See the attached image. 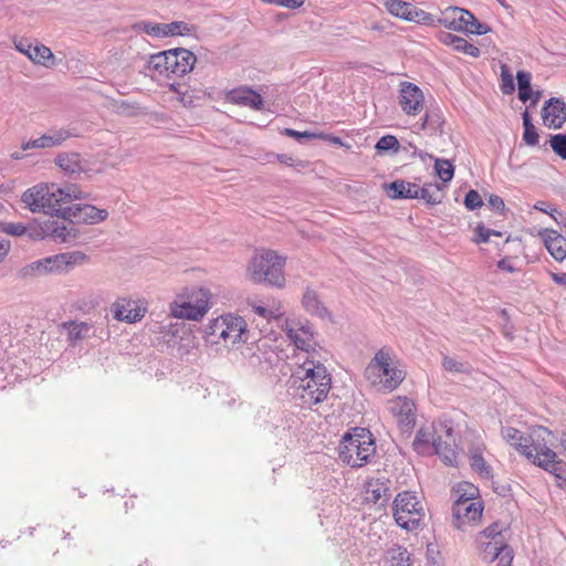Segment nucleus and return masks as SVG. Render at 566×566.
Segmentation results:
<instances>
[{
    "label": "nucleus",
    "mask_w": 566,
    "mask_h": 566,
    "mask_svg": "<svg viewBox=\"0 0 566 566\" xmlns=\"http://www.w3.org/2000/svg\"><path fill=\"white\" fill-rule=\"evenodd\" d=\"M440 436V424L420 428L412 442L413 449L421 454L429 453L433 448V440Z\"/></svg>",
    "instance_id": "27"
},
{
    "label": "nucleus",
    "mask_w": 566,
    "mask_h": 566,
    "mask_svg": "<svg viewBox=\"0 0 566 566\" xmlns=\"http://www.w3.org/2000/svg\"><path fill=\"white\" fill-rule=\"evenodd\" d=\"M434 170L443 182L451 181L454 176V167L448 159H436Z\"/></svg>",
    "instance_id": "40"
},
{
    "label": "nucleus",
    "mask_w": 566,
    "mask_h": 566,
    "mask_svg": "<svg viewBox=\"0 0 566 566\" xmlns=\"http://www.w3.org/2000/svg\"><path fill=\"white\" fill-rule=\"evenodd\" d=\"M552 279L556 284L566 286V272L553 273Z\"/></svg>",
    "instance_id": "59"
},
{
    "label": "nucleus",
    "mask_w": 566,
    "mask_h": 566,
    "mask_svg": "<svg viewBox=\"0 0 566 566\" xmlns=\"http://www.w3.org/2000/svg\"><path fill=\"white\" fill-rule=\"evenodd\" d=\"M226 99L229 103L247 106L255 111H260L264 106L263 97L250 87L242 86L233 88L226 94Z\"/></svg>",
    "instance_id": "19"
},
{
    "label": "nucleus",
    "mask_w": 566,
    "mask_h": 566,
    "mask_svg": "<svg viewBox=\"0 0 566 566\" xmlns=\"http://www.w3.org/2000/svg\"><path fill=\"white\" fill-rule=\"evenodd\" d=\"M332 377L319 361L306 358L291 375L289 390L302 405L313 406L324 401L331 390Z\"/></svg>",
    "instance_id": "1"
},
{
    "label": "nucleus",
    "mask_w": 566,
    "mask_h": 566,
    "mask_svg": "<svg viewBox=\"0 0 566 566\" xmlns=\"http://www.w3.org/2000/svg\"><path fill=\"white\" fill-rule=\"evenodd\" d=\"M497 268L505 271V272H514V268L513 265L511 264V262L506 259H501L499 262H497Z\"/></svg>",
    "instance_id": "58"
},
{
    "label": "nucleus",
    "mask_w": 566,
    "mask_h": 566,
    "mask_svg": "<svg viewBox=\"0 0 566 566\" xmlns=\"http://www.w3.org/2000/svg\"><path fill=\"white\" fill-rule=\"evenodd\" d=\"M195 32V27L184 21H174L165 23V38L175 35H191Z\"/></svg>",
    "instance_id": "38"
},
{
    "label": "nucleus",
    "mask_w": 566,
    "mask_h": 566,
    "mask_svg": "<svg viewBox=\"0 0 566 566\" xmlns=\"http://www.w3.org/2000/svg\"><path fill=\"white\" fill-rule=\"evenodd\" d=\"M424 104V96L419 86L411 82H401L399 85V105L407 115L419 114Z\"/></svg>",
    "instance_id": "15"
},
{
    "label": "nucleus",
    "mask_w": 566,
    "mask_h": 566,
    "mask_svg": "<svg viewBox=\"0 0 566 566\" xmlns=\"http://www.w3.org/2000/svg\"><path fill=\"white\" fill-rule=\"evenodd\" d=\"M385 563L388 566H412L413 558L407 547L392 544L385 552Z\"/></svg>",
    "instance_id": "28"
},
{
    "label": "nucleus",
    "mask_w": 566,
    "mask_h": 566,
    "mask_svg": "<svg viewBox=\"0 0 566 566\" xmlns=\"http://www.w3.org/2000/svg\"><path fill=\"white\" fill-rule=\"evenodd\" d=\"M482 559L485 562H493L496 559L503 548L506 546L505 544H499V542H488V541H478Z\"/></svg>",
    "instance_id": "37"
},
{
    "label": "nucleus",
    "mask_w": 566,
    "mask_h": 566,
    "mask_svg": "<svg viewBox=\"0 0 566 566\" xmlns=\"http://www.w3.org/2000/svg\"><path fill=\"white\" fill-rule=\"evenodd\" d=\"M61 216L72 222L96 224L106 220L108 212L105 209H98L92 205L74 203L64 208Z\"/></svg>",
    "instance_id": "13"
},
{
    "label": "nucleus",
    "mask_w": 566,
    "mask_h": 566,
    "mask_svg": "<svg viewBox=\"0 0 566 566\" xmlns=\"http://www.w3.org/2000/svg\"><path fill=\"white\" fill-rule=\"evenodd\" d=\"M284 135L295 138L297 140L302 138H310V139H316V138H324V134H316L311 132H298L292 128H285L283 132Z\"/></svg>",
    "instance_id": "52"
},
{
    "label": "nucleus",
    "mask_w": 566,
    "mask_h": 566,
    "mask_svg": "<svg viewBox=\"0 0 566 566\" xmlns=\"http://www.w3.org/2000/svg\"><path fill=\"white\" fill-rule=\"evenodd\" d=\"M451 41L452 48L458 52H462L472 57H479L481 54L480 49L478 46L469 43L465 39L461 36L451 38Z\"/></svg>",
    "instance_id": "42"
},
{
    "label": "nucleus",
    "mask_w": 566,
    "mask_h": 566,
    "mask_svg": "<svg viewBox=\"0 0 566 566\" xmlns=\"http://www.w3.org/2000/svg\"><path fill=\"white\" fill-rule=\"evenodd\" d=\"M392 199H416L418 185L405 180H395L386 186Z\"/></svg>",
    "instance_id": "29"
},
{
    "label": "nucleus",
    "mask_w": 566,
    "mask_h": 566,
    "mask_svg": "<svg viewBox=\"0 0 566 566\" xmlns=\"http://www.w3.org/2000/svg\"><path fill=\"white\" fill-rule=\"evenodd\" d=\"M442 367L449 371V373H469L470 371V365L468 363L458 360L454 357H450L447 355H443L442 357Z\"/></svg>",
    "instance_id": "43"
},
{
    "label": "nucleus",
    "mask_w": 566,
    "mask_h": 566,
    "mask_svg": "<svg viewBox=\"0 0 566 566\" xmlns=\"http://www.w3.org/2000/svg\"><path fill=\"white\" fill-rule=\"evenodd\" d=\"M306 0H272L271 4L284 7L287 9H298L301 8Z\"/></svg>",
    "instance_id": "54"
},
{
    "label": "nucleus",
    "mask_w": 566,
    "mask_h": 566,
    "mask_svg": "<svg viewBox=\"0 0 566 566\" xmlns=\"http://www.w3.org/2000/svg\"><path fill=\"white\" fill-rule=\"evenodd\" d=\"M112 313L115 319L134 323L143 318L144 313L130 300H120L112 305Z\"/></svg>",
    "instance_id": "25"
},
{
    "label": "nucleus",
    "mask_w": 566,
    "mask_h": 566,
    "mask_svg": "<svg viewBox=\"0 0 566 566\" xmlns=\"http://www.w3.org/2000/svg\"><path fill=\"white\" fill-rule=\"evenodd\" d=\"M531 80L532 75L530 72L517 71L516 81L518 87V98L523 103H526L532 97Z\"/></svg>",
    "instance_id": "35"
},
{
    "label": "nucleus",
    "mask_w": 566,
    "mask_h": 566,
    "mask_svg": "<svg viewBox=\"0 0 566 566\" xmlns=\"http://www.w3.org/2000/svg\"><path fill=\"white\" fill-rule=\"evenodd\" d=\"M497 566H510L513 559L512 549L506 545L501 552Z\"/></svg>",
    "instance_id": "55"
},
{
    "label": "nucleus",
    "mask_w": 566,
    "mask_h": 566,
    "mask_svg": "<svg viewBox=\"0 0 566 566\" xmlns=\"http://www.w3.org/2000/svg\"><path fill=\"white\" fill-rule=\"evenodd\" d=\"M59 193L60 187L54 184H39L27 189L22 196L21 201L33 213L43 212L52 214L53 212H62L59 209L61 198Z\"/></svg>",
    "instance_id": "8"
},
{
    "label": "nucleus",
    "mask_w": 566,
    "mask_h": 566,
    "mask_svg": "<svg viewBox=\"0 0 566 566\" xmlns=\"http://www.w3.org/2000/svg\"><path fill=\"white\" fill-rule=\"evenodd\" d=\"M323 139H327L329 142H332L333 144L335 145H339V146H343V140L340 137H337V136H326L324 135V138Z\"/></svg>",
    "instance_id": "63"
},
{
    "label": "nucleus",
    "mask_w": 566,
    "mask_h": 566,
    "mask_svg": "<svg viewBox=\"0 0 566 566\" xmlns=\"http://www.w3.org/2000/svg\"><path fill=\"white\" fill-rule=\"evenodd\" d=\"M503 528L501 524L493 523L479 534L476 541L499 542V544H504V536L502 535Z\"/></svg>",
    "instance_id": "39"
},
{
    "label": "nucleus",
    "mask_w": 566,
    "mask_h": 566,
    "mask_svg": "<svg viewBox=\"0 0 566 566\" xmlns=\"http://www.w3.org/2000/svg\"><path fill=\"white\" fill-rule=\"evenodd\" d=\"M70 134L65 130H54L52 133L42 135L35 139L22 143L21 148L29 150L33 148H51L61 145L67 139Z\"/></svg>",
    "instance_id": "26"
},
{
    "label": "nucleus",
    "mask_w": 566,
    "mask_h": 566,
    "mask_svg": "<svg viewBox=\"0 0 566 566\" xmlns=\"http://www.w3.org/2000/svg\"><path fill=\"white\" fill-rule=\"evenodd\" d=\"M135 109H136V106L135 105H132L130 103H128L127 101H120L118 104H117V112L119 114H124V115H133L135 114Z\"/></svg>",
    "instance_id": "57"
},
{
    "label": "nucleus",
    "mask_w": 566,
    "mask_h": 566,
    "mask_svg": "<svg viewBox=\"0 0 566 566\" xmlns=\"http://www.w3.org/2000/svg\"><path fill=\"white\" fill-rule=\"evenodd\" d=\"M10 249V243L7 240H0V262L4 259V256L8 254V251Z\"/></svg>",
    "instance_id": "60"
},
{
    "label": "nucleus",
    "mask_w": 566,
    "mask_h": 566,
    "mask_svg": "<svg viewBox=\"0 0 566 566\" xmlns=\"http://www.w3.org/2000/svg\"><path fill=\"white\" fill-rule=\"evenodd\" d=\"M385 7L390 14L407 21L420 22L424 20L427 15L423 10L418 9L412 3L402 0H387Z\"/></svg>",
    "instance_id": "22"
},
{
    "label": "nucleus",
    "mask_w": 566,
    "mask_h": 566,
    "mask_svg": "<svg viewBox=\"0 0 566 566\" xmlns=\"http://www.w3.org/2000/svg\"><path fill=\"white\" fill-rule=\"evenodd\" d=\"M451 18L452 20L448 23V27L455 31L478 35L485 34L490 31L486 24L479 22V20L465 9L452 8Z\"/></svg>",
    "instance_id": "14"
},
{
    "label": "nucleus",
    "mask_w": 566,
    "mask_h": 566,
    "mask_svg": "<svg viewBox=\"0 0 566 566\" xmlns=\"http://www.w3.org/2000/svg\"><path fill=\"white\" fill-rule=\"evenodd\" d=\"M391 497L389 481L370 479L365 484V499L368 503L384 506Z\"/></svg>",
    "instance_id": "21"
},
{
    "label": "nucleus",
    "mask_w": 566,
    "mask_h": 566,
    "mask_svg": "<svg viewBox=\"0 0 566 566\" xmlns=\"http://www.w3.org/2000/svg\"><path fill=\"white\" fill-rule=\"evenodd\" d=\"M40 230L41 233H39V237L42 239L51 238L55 241L66 242L72 237L71 230L66 226V219L64 218L63 220L49 218L41 223Z\"/></svg>",
    "instance_id": "24"
},
{
    "label": "nucleus",
    "mask_w": 566,
    "mask_h": 566,
    "mask_svg": "<svg viewBox=\"0 0 566 566\" xmlns=\"http://www.w3.org/2000/svg\"><path fill=\"white\" fill-rule=\"evenodd\" d=\"M209 336L223 339L227 345H238L249 340L247 323L241 316L223 315L207 326Z\"/></svg>",
    "instance_id": "10"
},
{
    "label": "nucleus",
    "mask_w": 566,
    "mask_h": 566,
    "mask_svg": "<svg viewBox=\"0 0 566 566\" xmlns=\"http://www.w3.org/2000/svg\"><path fill=\"white\" fill-rule=\"evenodd\" d=\"M542 117L545 126L560 128L566 122V104L559 98H549L542 108Z\"/></svg>",
    "instance_id": "18"
},
{
    "label": "nucleus",
    "mask_w": 566,
    "mask_h": 566,
    "mask_svg": "<svg viewBox=\"0 0 566 566\" xmlns=\"http://www.w3.org/2000/svg\"><path fill=\"white\" fill-rule=\"evenodd\" d=\"M277 159L280 163H282L286 166H293V163H294V159L286 154L277 155Z\"/></svg>",
    "instance_id": "61"
},
{
    "label": "nucleus",
    "mask_w": 566,
    "mask_h": 566,
    "mask_svg": "<svg viewBox=\"0 0 566 566\" xmlns=\"http://www.w3.org/2000/svg\"><path fill=\"white\" fill-rule=\"evenodd\" d=\"M376 447L369 430L355 428L352 433H346L338 448V457L342 462L352 468H361L375 455Z\"/></svg>",
    "instance_id": "4"
},
{
    "label": "nucleus",
    "mask_w": 566,
    "mask_h": 566,
    "mask_svg": "<svg viewBox=\"0 0 566 566\" xmlns=\"http://www.w3.org/2000/svg\"><path fill=\"white\" fill-rule=\"evenodd\" d=\"M483 504L481 501L470 499L454 500L452 505V524L459 530L479 521L482 516Z\"/></svg>",
    "instance_id": "12"
},
{
    "label": "nucleus",
    "mask_w": 566,
    "mask_h": 566,
    "mask_svg": "<svg viewBox=\"0 0 566 566\" xmlns=\"http://www.w3.org/2000/svg\"><path fill=\"white\" fill-rule=\"evenodd\" d=\"M136 28L151 36L165 38V23L140 21L136 24Z\"/></svg>",
    "instance_id": "44"
},
{
    "label": "nucleus",
    "mask_w": 566,
    "mask_h": 566,
    "mask_svg": "<svg viewBox=\"0 0 566 566\" xmlns=\"http://www.w3.org/2000/svg\"><path fill=\"white\" fill-rule=\"evenodd\" d=\"M451 38H458V35L455 34H452V33H446L441 36V41L448 45H451L452 46V41H451Z\"/></svg>",
    "instance_id": "62"
},
{
    "label": "nucleus",
    "mask_w": 566,
    "mask_h": 566,
    "mask_svg": "<svg viewBox=\"0 0 566 566\" xmlns=\"http://www.w3.org/2000/svg\"><path fill=\"white\" fill-rule=\"evenodd\" d=\"M501 91L505 95L515 91L513 75L506 64L501 65Z\"/></svg>",
    "instance_id": "45"
},
{
    "label": "nucleus",
    "mask_w": 566,
    "mask_h": 566,
    "mask_svg": "<svg viewBox=\"0 0 566 566\" xmlns=\"http://www.w3.org/2000/svg\"><path fill=\"white\" fill-rule=\"evenodd\" d=\"M478 493L479 490L473 484L469 482L460 483L455 489V494L458 496L455 500L470 499V501H478Z\"/></svg>",
    "instance_id": "46"
},
{
    "label": "nucleus",
    "mask_w": 566,
    "mask_h": 566,
    "mask_svg": "<svg viewBox=\"0 0 566 566\" xmlns=\"http://www.w3.org/2000/svg\"><path fill=\"white\" fill-rule=\"evenodd\" d=\"M392 515L399 527L412 532L419 528L424 517V509L415 493L403 491L394 500Z\"/></svg>",
    "instance_id": "6"
},
{
    "label": "nucleus",
    "mask_w": 566,
    "mask_h": 566,
    "mask_svg": "<svg viewBox=\"0 0 566 566\" xmlns=\"http://www.w3.org/2000/svg\"><path fill=\"white\" fill-rule=\"evenodd\" d=\"M251 307L254 314L264 318L266 322L279 321L284 314L280 303H273L270 307L253 303Z\"/></svg>",
    "instance_id": "34"
},
{
    "label": "nucleus",
    "mask_w": 566,
    "mask_h": 566,
    "mask_svg": "<svg viewBox=\"0 0 566 566\" xmlns=\"http://www.w3.org/2000/svg\"><path fill=\"white\" fill-rule=\"evenodd\" d=\"M551 147L559 157L566 160V135L557 134L552 136Z\"/></svg>",
    "instance_id": "49"
},
{
    "label": "nucleus",
    "mask_w": 566,
    "mask_h": 566,
    "mask_svg": "<svg viewBox=\"0 0 566 566\" xmlns=\"http://www.w3.org/2000/svg\"><path fill=\"white\" fill-rule=\"evenodd\" d=\"M0 230L4 233L20 237L27 232V228L22 223H2L0 222Z\"/></svg>",
    "instance_id": "51"
},
{
    "label": "nucleus",
    "mask_w": 566,
    "mask_h": 566,
    "mask_svg": "<svg viewBox=\"0 0 566 566\" xmlns=\"http://www.w3.org/2000/svg\"><path fill=\"white\" fill-rule=\"evenodd\" d=\"M432 451L438 454L446 464L454 465L457 463L452 428L440 423V436H438L437 440H433Z\"/></svg>",
    "instance_id": "17"
},
{
    "label": "nucleus",
    "mask_w": 566,
    "mask_h": 566,
    "mask_svg": "<svg viewBox=\"0 0 566 566\" xmlns=\"http://www.w3.org/2000/svg\"><path fill=\"white\" fill-rule=\"evenodd\" d=\"M488 206L494 210V211H497V212H503L504 209H505V205H504V201L501 197L496 196V195H491L489 197V200H488Z\"/></svg>",
    "instance_id": "53"
},
{
    "label": "nucleus",
    "mask_w": 566,
    "mask_h": 566,
    "mask_svg": "<svg viewBox=\"0 0 566 566\" xmlns=\"http://www.w3.org/2000/svg\"><path fill=\"white\" fill-rule=\"evenodd\" d=\"M210 293L202 287L186 289L171 304V314L177 318L197 321L209 310Z\"/></svg>",
    "instance_id": "9"
},
{
    "label": "nucleus",
    "mask_w": 566,
    "mask_h": 566,
    "mask_svg": "<svg viewBox=\"0 0 566 566\" xmlns=\"http://www.w3.org/2000/svg\"><path fill=\"white\" fill-rule=\"evenodd\" d=\"M470 464L474 471H476L483 478L491 476V468L484 461L481 452L478 450L471 451Z\"/></svg>",
    "instance_id": "41"
},
{
    "label": "nucleus",
    "mask_w": 566,
    "mask_h": 566,
    "mask_svg": "<svg viewBox=\"0 0 566 566\" xmlns=\"http://www.w3.org/2000/svg\"><path fill=\"white\" fill-rule=\"evenodd\" d=\"M464 205L468 210L472 211V210H475V209L482 207L483 201L476 190H470L465 195Z\"/></svg>",
    "instance_id": "50"
},
{
    "label": "nucleus",
    "mask_w": 566,
    "mask_h": 566,
    "mask_svg": "<svg viewBox=\"0 0 566 566\" xmlns=\"http://www.w3.org/2000/svg\"><path fill=\"white\" fill-rule=\"evenodd\" d=\"M476 242H489L491 238V230L484 226H478L475 229Z\"/></svg>",
    "instance_id": "56"
},
{
    "label": "nucleus",
    "mask_w": 566,
    "mask_h": 566,
    "mask_svg": "<svg viewBox=\"0 0 566 566\" xmlns=\"http://www.w3.org/2000/svg\"><path fill=\"white\" fill-rule=\"evenodd\" d=\"M541 98V92L537 91V92H533L532 91V97L530 98L531 99V106H534L537 104V102L539 101Z\"/></svg>",
    "instance_id": "64"
},
{
    "label": "nucleus",
    "mask_w": 566,
    "mask_h": 566,
    "mask_svg": "<svg viewBox=\"0 0 566 566\" xmlns=\"http://www.w3.org/2000/svg\"><path fill=\"white\" fill-rule=\"evenodd\" d=\"M60 191L62 193H59L61 198V202L69 201L72 199H85L86 195L76 186V185H69L64 188L60 187Z\"/></svg>",
    "instance_id": "47"
},
{
    "label": "nucleus",
    "mask_w": 566,
    "mask_h": 566,
    "mask_svg": "<svg viewBox=\"0 0 566 566\" xmlns=\"http://www.w3.org/2000/svg\"><path fill=\"white\" fill-rule=\"evenodd\" d=\"M285 261V256L279 255L275 251H259L248 264L247 276L253 283H264L281 289L285 285L283 272Z\"/></svg>",
    "instance_id": "3"
},
{
    "label": "nucleus",
    "mask_w": 566,
    "mask_h": 566,
    "mask_svg": "<svg viewBox=\"0 0 566 566\" xmlns=\"http://www.w3.org/2000/svg\"><path fill=\"white\" fill-rule=\"evenodd\" d=\"M387 408L402 430H410L415 426V403L409 398L396 397L388 401Z\"/></svg>",
    "instance_id": "16"
},
{
    "label": "nucleus",
    "mask_w": 566,
    "mask_h": 566,
    "mask_svg": "<svg viewBox=\"0 0 566 566\" xmlns=\"http://www.w3.org/2000/svg\"><path fill=\"white\" fill-rule=\"evenodd\" d=\"M376 149L378 151H387V150H395L397 151L399 149V142L398 139L392 135H386L382 136L376 144Z\"/></svg>",
    "instance_id": "48"
},
{
    "label": "nucleus",
    "mask_w": 566,
    "mask_h": 566,
    "mask_svg": "<svg viewBox=\"0 0 566 566\" xmlns=\"http://www.w3.org/2000/svg\"><path fill=\"white\" fill-rule=\"evenodd\" d=\"M196 55L187 49H174L150 56L149 66L160 75L184 76L193 69Z\"/></svg>",
    "instance_id": "5"
},
{
    "label": "nucleus",
    "mask_w": 566,
    "mask_h": 566,
    "mask_svg": "<svg viewBox=\"0 0 566 566\" xmlns=\"http://www.w3.org/2000/svg\"><path fill=\"white\" fill-rule=\"evenodd\" d=\"M302 304L306 312L321 318L328 316L327 308L318 300L315 291L306 289L302 297Z\"/></svg>",
    "instance_id": "31"
},
{
    "label": "nucleus",
    "mask_w": 566,
    "mask_h": 566,
    "mask_svg": "<svg viewBox=\"0 0 566 566\" xmlns=\"http://www.w3.org/2000/svg\"><path fill=\"white\" fill-rule=\"evenodd\" d=\"M365 376L374 387L392 391L403 381L406 373L398 367L394 353L381 348L367 365Z\"/></svg>",
    "instance_id": "2"
},
{
    "label": "nucleus",
    "mask_w": 566,
    "mask_h": 566,
    "mask_svg": "<svg viewBox=\"0 0 566 566\" xmlns=\"http://www.w3.org/2000/svg\"><path fill=\"white\" fill-rule=\"evenodd\" d=\"M287 338L294 344L297 349L310 354L315 349L317 344L313 325L306 321L296 318H286L283 325Z\"/></svg>",
    "instance_id": "11"
},
{
    "label": "nucleus",
    "mask_w": 566,
    "mask_h": 566,
    "mask_svg": "<svg viewBox=\"0 0 566 566\" xmlns=\"http://www.w3.org/2000/svg\"><path fill=\"white\" fill-rule=\"evenodd\" d=\"M87 256L81 251L65 252L34 261L21 269L23 277L36 276L49 273L69 271L75 265L83 264Z\"/></svg>",
    "instance_id": "7"
},
{
    "label": "nucleus",
    "mask_w": 566,
    "mask_h": 566,
    "mask_svg": "<svg viewBox=\"0 0 566 566\" xmlns=\"http://www.w3.org/2000/svg\"><path fill=\"white\" fill-rule=\"evenodd\" d=\"M56 165L69 174L82 171L83 166L77 153L60 154L55 159Z\"/></svg>",
    "instance_id": "32"
},
{
    "label": "nucleus",
    "mask_w": 566,
    "mask_h": 566,
    "mask_svg": "<svg viewBox=\"0 0 566 566\" xmlns=\"http://www.w3.org/2000/svg\"><path fill=\"white\" fill-rule=\"evenodd\" d=\"M545 248L549 254L557 261L562 262L566 259V238L554 229H542L538 232Z\"/></svg>",
    "instance_id": "20"
},
{
    "label": "nucleus",
    "mask_w": 566,
    "mask_h": 566,
    "mask_svg": "<svg viewBox=\"0 0 566 566\" xmlns=\"http://www.w3.org/2000/svg\"><path fill=\"white\" fill-rule=\"evenodd\" d=\"M63 327L67 331V340L72 346H75L78 342L88 338L92 333V325L85 322L71 321L64 323Z\"/></svg>",
    "instance_id": "30"
},
{
    "label": "nucleus",
    "mask_w": 566,
    "mask_h": 566,
    "mask_svg": "<svg viewBox=\"0 0 566 566\" xmlns=\"http://www.w3.org/2000/svg\"><path fill=\"white\" fill-rule=\"evenodd\" d=\"M441 189L439 184H427L421 188L418 186L416 199H422L431 206L438 205L442 201Z\"/></svg>",
    "instance_id": "33"
},
{
    "label": "nucleus",
    "mask_w": 566,
    "mask_h": 566,
    "mask_svg": "<svg viewBox=\"0 0 566 566\" xmlns=\"http://www.w3.org/2000/svg\"><path fill=\"white\" fill-rule=\"evenodd\" d=\"M522 118H523V128H524V132H523L524 143L528 146H536L539 142V136H538V133H537L535 126L532 123V118H531L528 111H525L522 114Z\"/></svg>",
    "instance_id": "36"
},
{
    "label": "nucleus",
    "mask_w": 566,
    "mask_h": 566,
    "mask_svg": "<svg viewBox=\"0 0 566 566\" xmlns=\"http://www.w3.org/2000/svg\"><path fill=\"white\" fill-rule=\"evenodd\" d=\"M15 49L25 54L32 62L48 66V62L53 59L51 50L43 45H33L28 40L21 39L14 41Z\"/></svg>",
    "instance_id": "23"
}]
</instances>
